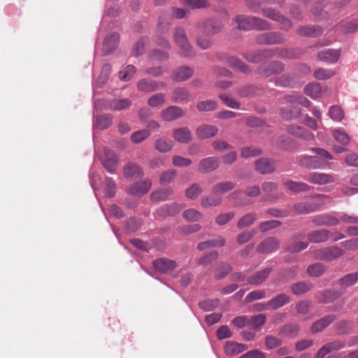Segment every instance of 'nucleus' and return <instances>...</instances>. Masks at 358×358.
Instances as JSON below:
<instances>
[{"label":"nucleus","mask_w":358,"mask_h":358,"mask_svg":"<svg viewBox=\"0 0 358 358\" xmlns=\"http://www.w3.org/2000/svg\"><path fill=\"white\" fill-rule=\"evenodd\" d=\"M123 175L126 178L135 179L143 176V171L139 165L129 162L124 167Z\"/></svg>","instance_id":"obj_27"},{"label":"nucleus","mask_w":358,"mask_h":358,"mask_svg":"<svg viewBox=\"0 0 358 358\" xmlns=\"http://www.w3.org/2000/svg\"><path fill=\"white\" fill-rule=\"evenodd\" d=\"M256 40L259 44L275 45L283 43L285 41V38L280 32L271 31L259 34Z\"/></svg>","instance_id":"obj_5"},{"label":"nucleus","mask_w":358,"mask_h":358,"mask_svg":"<svg viewBox=\"0 0 358 358\" xmlns=\"http://www.w3.org/2000/svg\"><path fill=\"white\" fill-rule=\"evenodd\" d=\"M262 14L272 20L280 22L281 29L283 30L287 31L292 26V22L275 9L271 8H264L262 9Z\"/></svg>","instance_id":"obj_4"},{"label":"nucleus","mask_w":358,"mask_h":358,"mask_svg":"<svg viewBox=\"0 0 358 358\" xmlns=\"http://www.w3.org/2000/svg\"><path fill=\"white\" fill-rule=\"evenodd\" d=\"M166 103L165 94L157 93L148 99V104L151 107H161Z\"/></svg>","instance_id":"obj_55"},{"label":"nucleus","mask_w":358,"mask_h":358,"mask_svg":"<svg viewBox=\"0 0 358 358\" xmlns=\"http://www.w3.org/2000/svg\"><path fill=\"white\" fill-rule=\"evenodd\" d=\"M173 39L177 45L188 41L186 31L182 27H177L173 32Z\"/></svg>","instance_id":"obj_62"},{"label":"nucleus","mask_w":358,"mask_h":358,"mask_svg":"<svg viewBox=\"0 0 358 358\" xmlns=\"http://www.w3.org/2000/svg\"><path fill=\"white\" fill-rule=\"evenodd\" d=\"M203 192V188L197 183L192 184L185 191V196L191 199L196 198Z\"/></svg>","instance_id":"obj_64"},{"label":"nucleus","mask_w":358,"mask_h":358,"mask_svg":"<svg viewBox=\"0 0 358 358\" xmlns=\"http://www.w3.org/2000/svg\"><path fill=\"white\" fill-rule=\"evenodd\" d=\"M222 201V196L217 193H212L210 194L203 196L201 199V204L205 208H209L218 206Z\"/></svg>","instance_id":"obj_29"},{"label":"nucleus","mask_w":358,"mask_h":358,"mask_svg":"<svg viewBox=\"0 0 358 358\" xmlns=\"http://www.w3.org/2000/svg\"><path fill=\"white\" fill-rule=\"evenodd\" d=\"M226 240L224 237L219 236L217 238L206 241H203L197 245L199 250H205L210 248H221L225 245Z\"/></svg>","instance_id":"obj_31"},{"label":"nucleus","mask_w":358,"mask_h":358,"mask_svg":"<svg viewBox=\"0 0 358 358\" xmlns=\"http://www.w3.org/2000/svg\"><path fill=\"white\" fill-rule=\"evenodd\" d=\"M172 194L173 189L171 188H161L152 192L150 198L151 200L159 202L166 200Z\"/></svg>","instance_id":"obj_39"},{"label":"nucleus","mask_w":358,"mask_h":358,"mask_svg":"<svg viewBox=\"0 0 358 358\" xmlns=\"http://www.w3.org/2000/svg\"><path fill=\"white\" fill-rule=\"evenodd\" d=\"M104 194L108 197H113L117 189L116 185L111 178L106 177L104 180Z\"/></svg>","instance_id":"obj_58"},{"label":"nucleus","mask_w":358,"mask_h":358,"mask_svg":"<svg viewBox=\"0 0 358 358\" xmlns=\"http://www.w3.org/2000/svg\"><path fill=\"white\" fill-rule=\"evenodd\" d=\"M280 248L279 240L273 236L264 239L257 247V251L262 254H268L275 252Z\"/></svg>","instance_id":"obj_7"},{"label":"nucleus","mask_w":358,"mask_h":358,"mask_svg":"<svg viewBox=\"0 0 358 358\" xmlns=\"http://www.w3.org/2000/svg\"><path fill=\"white\" fill-rule=\"evenodd\" d=\"M331 236V233L327 229H318L309 233L308 239L311 243H320L327 241Z\"/></svg>","instance_id":"obj_20"},{"label":"nucleus","mask_w":358,"mask_h":358,"mask_svg":"<svg viewBox=\"0 0 358 358\" xmlns=\"http://www.w3.org/2000/svg\"><path fill=\"white\" fill-rule=\"evenodd\" d=\"M285 70L284 64L279 61H273L268 63L262 64L258 68V73L264 78L279 74Z\"/></svg>","instance_id":"obj_3"},{"label":"nucleus","mask_w":358,"mask_h":358,"mask_svg":"<svg viewBox=\"0 0 358 358\" xmlns=\"http://www.w3.org/2000/svg\"><path fill=\"white\" fill-rule=\"evenodd\" d=\"M332 135L334 139L343 145H346L350 142L348 134L343 129H334Z\"/></svg>","instance_id":"obj_56"},{"label":"nucleus","mask_w":358,"mask_h":358,"mask_svg":"<svg viewBox=\"0 0 358 358\" xmlns=\"http://www.w3.org/2000/svg\"><path fill=\"white\" fill-rule=\"evenodd\" d=\"M336 317L333 315H327L316 321L312 326L311 330L313 333H317L323 330L335 320Z\"/></svg>","instance_id":"obj_38"},{"label":"nucleus","mask_w":358,"mask_h":358,"mask_svg":"<svg viewBox=\"0 0 358 358\" xmlns=\"http://www.w3.org/2000/svg\"><path fill=\"white\" fill-rule=\"evenodd\" d=\"M283 185L290 192L294 193H300L308 192L311 187L309 185L303 182H297L291 180H286L283 182Z\"/></svg>","instance_id":"obj_26"},{"label":"nucleus","mask_w":358,"mask_h":358,"mask_svg":"<svg viewBox=\"0 0 358 358\" xmlns=\"http://www.w3.org/2000/svg\"><path fill=\"white\" fill-rule=\"evenodd\" d=\"M255 170L261 174H270L275 171V162L273 159L262 157L255 161Z\"/></svg>","instance_id":"obj_14"},{"label":"nucleus","mask_w":358,"mask_h":358,"mask_svg":"<svg viewBox=\"0 0 358 358\" xmlns=\"http://www.w3.org/2000/svg\"><path fill=\"white\" fill-rule=\"evenodd\" d=\"M152 185L150 180H145L141 182H136L130 185L127 192L131 195L144 194L150 191Z\"/></svg>","instance_id":"obj_15"},{"label":"nucleus","mask_w":358,"mask_h":358,"mask_svg":"<svg viewBox=\"0 0 358 358\" xmlns=\"http://www.w3.org/2000/svg\"><path fill=\"white\" fill-rule=\"evenodd\" d=\"M235 217L234 211H229L227 213H222L219 214L215 218V222L219 226H222L228 222H229L231 220H233Z\"/></svg>","instance_id":"obj_59"},{"label":"nucleus","mask_w":358,"mask_h":358,"mask_svg":"<svg viewBox=\"0 0 358 358\" xmlns=\"http://www.w3.org/2000/svg\"><path fill=\"white\" fill-rule=\"evenodd\" d=\"M174 143L165 136L160 137L155 141V148L160 152H168L173 148Z\"/></svg>","instance_id":"obj_34"},{"label":"nucleus","mask_w":358,"mask_h":358,"mask_svg":"<svg viewBox=\"0 0 358 358\" xmlns=\"http://www.w3.org/2000/svg\"><path fill=\"white\" fill-rule=\"evenodd\" d=\"M235 187V183L229 180H225L218 182L213 186L212 191L213 193L222 195L232 190Z\"/></svg>","instance_id":"obj_41"},{"label":"nucleus","mask_w":358,"mask_h":358,"mask_svg":"<svg viewBox=\"0 0 358 358\" xmlns=\"http://www.w3.org/2000/svg\"><path fill=\"white\" fill-rule=\"evenodd\" d=\"M217 103L213 100L200 101L196 104V108L201 112L213 111L216 109Z\"/></svg>","instance_id":"obj_57"},{"label":"nucleus","mask_w":358,"mask_h":358,"mask_svg":"<svg viewBox=\"0 0 358 358\" xmlns=\"http://www.w3.org/2000/svg\"><path fill=\"white\" fill-rule=\"evenodd\" d=\"M191 98L189 91L182 87H176L171 94V101L177 103H187L191 100Z\"/></svg>","instance_id":"obj_17"},{"label":"nucleus","mask_w":358,"mask_h":358,"mask_svg":"<svg viewBox=\"0 0 358 358\" xmlns=\"http://www.w3.org/2000/svg\"><path fill=\"white\" fill-rule=\"evenodd\" d=\"M198 27H201L203 33L215 34L222 29V25L220 20L210 19L202 24H198Z\"/></svg>","instance_id":"obj_21"},{"label":"nucleus","mask_w":358,"mask_h":358,"mask_svg":"<svg viewBox=\"0 0 358 358\" xmlns=\"http://www.w3.org/2000/svg\"><path fill=\"white\" fill-rule=\"evenodd\" d=\"M113 117L110 115H103L96 118V125L100 129H105L112 124Z\"/></svg>","instance_id":"obj_61"},{"label":"nucleus","mask_w":358,"mask_h":358,"mask_svg":"<svg viewBox=\"0 0 358 358\" xmlns=\"http://www.w3.org/2000/svg\"><path fill=\"white\" fill-rule=\"evenodd\" d=\"M284 0H245L246 6L252 11H256L259 7L264 4L281 5Z\"/></svg>","instance_id":"obj_40"},{"label":"nucleus","mask_w":358,"mask_h":358,"mask_svg":"<svg viewBox=\"0 0 358 358\" xmlns=\"http://www.w3.org/2000/svg\"><path fill=\"white\" fill-rule=\"evenodd\" d=\"M173 137L176 141L187 144L192 141V134L189 128L184 127L174 129Z\"/></svg>","instance_id":"obj_25"},{"label":"nucleus","mask_w":358,"mask_h":358,"mask_svg":"<svg viewBox=\"0 0 358 358\" xmlns=\"http://www.w3.org/2000/svg\"><path fill=\"white\" fill-rule=\"evenodd\" d=\"M101 164L108 173L114 174L118 166L117 157L113 151L105 150L101 158Z\"/></svg>","instance_id":"obj_9"},{"label":"nucleus","mask_w":358,"mask_h":358,"mask_svg":"<svg viewBox=\"0 0 358 358\" xmlns=\"http://www.w3.org/2000/svg\"><path fill=\"white\" fill-rule=\"evenodd\" d=\"M358 282V272H354L347 274L339 279L338 285L342 288H347L352 286Z\"/></svg>","instance_id":"obj_46"},{"label":"nucleus","mask_w":358,"mask_h":358,"mask_svg":"<svg viewBox=\"0 0 358 358\" xmlns=\"http://www.w3.org/2000/svg\"><path fill=\"white\" fill-rule=\"evenodd\" d=\"M184 208L182 204L172 203L163 205L157 209V213L162 217L174 216L178 214Z\"/></svg>","instance_id":"obj_23"},{"label":"nucleus","mask_w":358,"mask_h":358,"mask_svg":"<svg viewBox=\"0 0 358 358\" xmlns=\"http://www.w3.org/2000/svg\"><path fill=\"white\" fill-rule=\"evenodd\" d=\"M275 56V50L273 49L261 50L257 52H250L245 55L247 61L252 63H259L263 59L271 58Z\"/></svg>","instance_id":"obj_18"},{"label":"nucleus","mask_w":358,"mask_h":358,"mask_svg":"<svg viewBox=\"0 0 358 358\" xmlns=\"http://www.w3.org/2000/svg\"><path fill=\"white\" fill-rule=\"evenodd\" d=\"M304 92L307 96L314 99L321 97L322 93H326L327 95L331 93V90L327 88L322 91L321 85L315 83L306 85Z\"/></svg>","instance_id":"obj_22"},{"label":"nucleus","mask_w":358,"mask_h":358,"mask_svg":"<svg viewBox=\"0 0 358 358\" xmlns=\"http://www.w3.org/2000/svg\"><path fill=\"white\" fill-rule=\"evenodd\" d=\"M345 254V251L338 246H329L313 251L315 259L324 261H333Z\"/></svg>","instance_id":"obj_2"},{"label":"nucleus","mask_w":358,"mask_h":358,"mask_svg":"<svg viewBox=\"0 0 358 358\" xmlns=\"http://www.w3.org/2000/svg\"><path fill=\"white\" fill-rule=\"evenodd\" d=\"M322 33V29L318 26H303L297 29V34L303 36H317Z\"/></svg>","instance_id":"obj_43"},{"label":"nucleus","mask_w":358,"mask_h":358,"mask_svg":"<svg viewBox=\"0 0 358 358\" xmlns=\"http://www.w3.org/2000/svg\"><path fill=\"white\" fill-rule=\"evenodd\" d=\"M137 89L145 93L152 92L158 90V83L155 80L143 78L138 82Z\"/></svg>","instance_id":"obj_35"},{"label":"nucleus","mask_w":358,"mask_h":358,"mask_svg":"<svg viewBox=\"0 0 358 358\" xmlns=\"http://www.w3.org/2000/svg\"><path fill=\"white\" fill-rule=\"evenodd\" d=\"M318 199V201H299L292 204V210L296 215H308L318 210L324 205V199L329 198V196L321 194H316L312 196Z\"/></svg>","instance_id":"obj_1"},{"label":"nucleus","mask_w":358,"mask_h":358,"mask_svg":"<svg viewBox=\"0 0 358 358\" xmlns=\"http://www.w3.org/2000/svg\"><path fill=\"white\" fill-rule=\"evenodd\" d=\"M220 158L217 157H208L200 160L197 171L201 173H210L220 166Z\"/></svg>","instance_id":"obj_8"},{"label":"nucleus","mask_w":358,"mask_h":358,"mask_svg":"<svg viewBox=\"0 0 358 358\" xmlns=\"http://www.w3.org/2000/svg\"><path fill=\"white\" fill-rule=\"evenodd\" d=\"M227 62L231 67H233L234 69H236L242 73H248L250 71L249 67L241 60L236 57H229Z\"/></svg>","instance_id":"obj_52"},{"label":"nucleus","mask_w":358,"mask_h":358,"mask_svg":"<svg viewBox=\"0 0 358 358\" xmlns=\"http://www.w3.org/2000/svg\"><path fill=\"white\" fill-rule=\"evenodd\" d=\"M194 71L189 66H181L176 69L173 73L172 79L177 82H182L189 79L193 75Z\"/></svg>","instance_id":"obj_30"},{"label":"nucleus","mask_w":358,"mask_h":358,"mask_svg":"<svg viewBox=\"0 0 358 358\" xmlns=\"http://www.w3.org/2000/svg\"><path fill=\"white\" fill-rule=\"evenodd\" d=\"M218 132V128L213 125L202 124L196 130V134L200 139L209 138L215 136Z\"/></svg>","instance_id":"obj_28"},{"label":"nucleus","mask_w":358,"mask_h":358,"mask_svg":"<svg viewBox=\"0 0 358 358\" xmlns=\"http://www.w3.org/2000/svg\"><path fill=\"white\" fill-rule=\"evenodd\" d=\"M182 216L188 222H196L202 217V214L196 209L189 208L183 212Z\"/></svg>","instance_id":"obj_60"},{"label":"nucleus","mask_w":358,"mask_h":358,"mask_svg":"<svg viewBox=\"0 0 358 358\" xmlns=\"http://www.w3.org/2000/svg\"><path fill=\"white\" fill-rule=\"evenodd\" d=\"M232 271L231 265L226 262H220L215 269V278L217 280L224 278Z\"/></svg>","instance_id":"obj_42"},{"label":"nucleus","mask_w":358,"mask_h":358,"mask_svg":"<svg viewBox=\"0 0 358 358\" xmlns=\"http://www.w3.org/2000/svg\"><path fill=\"white\" fill-rule=\"evenodd\" d=\"M271 272L272 268L270 267L257 271L248 278V282L250 285L258 286L266 281Z\"/></svg>","instance_id":"obj_19"},{"label":"nucleus","mask_w":358,"mask_h":358,"mask_svg":"<svg viewBox=\"0 0 358 358\" xmlns=\"http://www.w3.org/2000/svg\"><path fill=\"white\" fill-rule=\"evenodd\" d=\"M179 48L178 54L182 57L192 58L195 57L196 52L189 41L177 45Z\"/></svg>","instance_id":"obj_47"},{"label":"nucleus","mask_w":358,"mask_h":358,"mask_svg":"<svg viewBox=\"0 0 358 358\" xmlns=\"http://www.w3.org/2000/svg\"><path fill=\"white\" fill-rule=\"evenodd\" d=\"M326 271V267L322 263H315L307 268V273L312 277L321 276Z\"/></svg>","instance_id":"obj_54"},{"label":"nucleus","mask_w":358,"mask_h":358,"mask_svg":"<svg viewBox=\"0 0 358 358\" xmlns=\"http://www.w3.org/2000/svg\"><path fill=\"white\" fill-rule=\"evenodd\" d=\"M152 265L156 271L162 273L172 271L177 266L175 261L167 258H159L153 261Z\"/></svg>","instance_id":"obj_12"},{"label":"nucleus","mask_w":358,"mask_h":358,"mask_svg":"<svg viewBox=\"0 0 358 358\" xmlns=\"http://www.w3.org/2000/svg\"><path fill=\"white\" fill-rule=\"evenodd\" d=\"M136 71V69L133 65H128L119 73V78L122 81L129 80Z\"/></svg>","instance_id":"obj_63"},{"label":"nucleus","mask_w":358,"mask_h":358,"mask_svg":"<svg viewBox=\"0 0 358 358\" xmlns=\"http://www.w3.org/2000/svg\"><path fill=\"white\" fill-rule=\"evenodd\" d=\"M311 222L314 225L317 227H334L337 226L339 223V220L338 218L329 213L319 214L313 216L311 217Z\"/></svg>","instance_id":"obj_10"},{"label":"nucleus","mask_w":358,"mask_h":358,"mask_svg":"<svg viewBox=\"0 0 358 358\" xmlns=\"http://www.w3.org/2000/svg\"><path fill=\"white\" fill-rule=\"evenodd\" d=\"M248 346L243 343L227 342L224 346L225 353L229 356H234L245 351Z\"/></svg>","instance_id":"obj_36"},{"label":"nucleus","mask_w":358,"mask_h":358,"mask_svg":"<svg viewBox=\"0 0 358 358\" xmlns=\"http://www.w3.org/2000/svg\"><path fill=\"white\" fill-rule=\"evenodd\" d=\"M299 164L301 167L309 169H324L326 167L324 162L317 156H301L299 159Z\"/></svg>","instance_id":"obj_6"},{"label":"nucleus","mask_w":358,"mask_h":358,"mask_svg":"<svg viewBox=\"0 0 358 358\" xmlns=\"http://www.w3.org/2000/svg\"><path fill=\"white\" fill-rule=\"evenodd\" d=\"M172 24L171 13L168 11H162L159 15L157 23V30L161 33H166Z\"/></svg>","instance_id":"obj_32"},{"label":"nucleus","mask_w":358,"mask_h":358,"mask_svg":"<svg viewBox=\"0 0 358 358\" xmlns=\"http://www.w3.org/2000/svg\"><path fill=\"white\" fill-rule=\"evenodd\" d=\"M290 302V297L286 294L281 293L268 301L270 308L277 310Z\"/></svg>","instance_id":"obj_33"},{"label":"nucleus","mask_w":358,"mask_h":358,"mask_svg":"<svg viewBox=\"0 0 358 358\" xmlns=\"http://www.w3.org/2000/svg\"><path fill=\"white\" fill-rule=\"evenodd\" d=\"M253 16L237 15L234 18L235 27L238 29L250 30L252 29Z\"/></svg>","instance_id":"obj_37"},{"label":"nucleus","mask_w":358,"mask_h":358,"mask_svg":"<svg viewBox=\"0 0 358 358\" xmlns=\"http://www.w3.org/2000/svg\"><path fill=\"white\" fill-rule=\"evenodd\" d=\"M313 285L310 282L301 281L292 285L291 290L295 295H301L310 291Z\"/></svg>","instance_id":"obj_44"},{"label":"nucleus","mask_w":358,"mask_h":358,"mask_svg":"<svg viewBox=\"0 0 358 358\" xmlns=\"http://www.w3.org/2000/svg\"><path fill=\"white\" fill-rule=\"evenodd\" d=\"M257 219V215L255 213H250L243 216L238 222L237 227L239 229L252 225Z\"/></svg>","instance_id":"obj_51"},{"label":"nucleus","mask_w":358,"mask_h":358,"mask_svg":"<svg viewBox=\"0 0 358 358\" xmlns=\"http://www.w3.org/2000/svg\"><path fill=\"white\" fill-rule=\"evenodd\" d=\"M345 34L354 33L358 30V18L350 21L342 22L337 27Z\"/></svg>","instance_id":"obj_45"},{"label":"nucleus","mask_w":358,"mask_h":358,"mask_svg":"<svg viewBox=\"0 0 358 358\" xmlns=\"http://www.w3.org/2000/svg\"><path fill=\"white\" fill-rule=\"evenodd\" d=\"M341 56V50L339 49H325L317 54L318 59L329 64L337 62Z\"/></svg>","instance_id":"obj_16"},{"label":"nucleus","mask_w":358,"mask_h":358,"mask_svg":"<svg viewBox=\"0 0 358 358\" xmlns=\"http://www.w3.org/2000/svg\"><path fill=\"white\" fill-rule=\"evenodd\" d=\"M266 321L265 314H259L255 316H249V326L255 330H259Z\"/></svg>","instance_id":"obj_50"},{"label":"nucleus","mask_w":358,"mask_h":358,"mask_svg":"<svg viewBox=\"0 0 358 358\" xmlns=\"http://www.w3.org/2000/svg\"><path fill=\"white\" fill-rule=\"evenodd\" d=\"M185 112L179 106H171L161 111L162 119L166 122H171L185 115Z\"/></svg>","instance_id":"obj_11"},{"label":"nucleus","mask_w":358,"mask_h":358,"mask_svg":"<svg viewBox=\"0 0 358 358\" xmlns=\"http://www.w3.org/2000/svg\"><path fill=\"white\" fill-rule=\"evenodd\" d=\"M281 116L285 120L296 118L301 113V109L296 106H287L281 108Z\"/></svg>","instance_id":"obj_48"},{"label":"nucleus","mask_w":358,"mask_h":358,"mask_svg":"<svg viewBox=\"0 0 358 358\" xmlns=\"http://www.w3.org/2000/svg\"><path fill=\"white\" fill-rule=\"evenodd\" d=\"M131 101L129 99H114L108 103V108L120 110L129 108Z\"/></svg>","instance_id":"obj_49"},{"label":"nucleus","mask_w":358,"mask_h":358,"mask_svg":"<svg viewBox=\"0 0 358 358\" xmlns=\"http://www.w3.org/2000/svg\"><path fill=\"white\" fill-rule=\"evenodd\" d=\"M307 180L313 184L324 185L334 182V176L319 172H312L308 176Z\"/></svg>","instance_id":"obj_13"},{"label":"nucleus","mask_w":358,"mask_h":358,"mask_svg":"<svg viewBox=\"0 0 358 358\" xmlns=\"http://www.w3.org/2000/svg\"><path fill=\"white\" fill-rule=\"evenodd\" d=\"M119 43V35L114 32L107 36L103 42V52L108 55L115 50Z\"/></svg>","instance_id":"obj_24"},{"label":"nucleus","mask_w":358,"mask_h":358,"mask_svg":"<svg viewBox=\"0 0 358 358\" xmlns=\"http://www.w3.org/2000/svg\"><path fill=\"white\" fill-rule=\"evenodd\" d=\"M110 71H111V66L110 64H106L103 65L101 70L100 75L99 76L97 80H96V85L99 87H102L107 83V81L109 78V75L110 73Z\"/></svg>","instance_id":"obj_53"}]
</instances>
